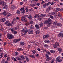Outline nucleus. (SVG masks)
Here are the masks:
<instances>
[{
  "label": "nucleus",
  "mask_w": 63,
  "mask_h": 63,
  "mask_svg": "<svg viewBox=\"0 0 63 63\" xmlns=\"http://www.w3.org/2000/svg\"><path fill=\"white\" fill-rule=\"evenodd\" d=\"M7 38L9 40H11L14 38V36L12 34L8 33L7 34Z\"/></svg>",
  "instance_id": "obj_1"
},
{
  "label": "nucleus",
  "mask_w": 63,
  "mask_h": 63,
  "mask_svg": "<svg viewBox=\"0 0 63 63\" xmlns=\"http://www.w3.org/2000/svg\"><path fill=\"white\" fill-rule=\"evenodd\" d=\"M21 19L24 22H26L27 21V20L25 18V15L24 16L21 17Z\"/></svg>",
  "instance_id": "obj_2"
},
{
  "label": "nucleus",
  "mask_w": 63,
  "mask_h": 63,
  "mask_svg": "<svg viewBox=\"0 0 63 63\" xmlns=\"http://www.w3.org/2000/svg\"><path fill=\"white\" fill-rule=\"evenodd\" d=\"M49 4H50V1H49L48 3H46L44 4L43 6V8H46V6H49Z\"/></svg>",
  "instance_id": "obj_3"
},
{
  "label": "nucleus",
  "mask_w": 63,
  "mask_h": 63,
  "mask_svg": "<svg viewBox=\"0 0 63 63\" xmlns=\"http://www.w3.org/2000/svg\"><path fill=\"white\" fill-rule=\"evenodd\" d=\"M27 31H28L27 29L26 30L25 29H23L21 30V32L23 33H24V34H26L27 33Z\"/></svg>",
  "instance_id": "obj_4"
},
{
  "label": "nucleus",
  "mask_w": 63,
  "mask_h": 63,
  "mask_svg": "<svg viewBox=\"0 0 63 63\" xmlns=\"http://www.w3.org/2000/svg\"><path fill=\"white\" fill-rule=\"evenodd\" d=\"M57 61H58V62H60L61 61H62V59H60V57H58L56 59Z\"/></svg>",
  "instance_id": "obj_5"
},
{
  "label": "nucleus",
  "mask_w": 63,
  "mask_h": 63,
  "mask_svg": "<svg viewBox=\"0 0 63 63\" xmlns=\"http://www.w3.org/2000/svg\"><path fill=\"white\" fill-rule=\"evenodd\" d=\"M17 27H14L13 28L11 29L10 30L11 31H15V30H16L17 29Z\"/></svg>",
  "instance_id": "obj_6"
},
{
  "label": "nucleus",
  "mask_w": 63,
  "mask_h": 63,
  "mask_svg": "<svg viewBox=\"0 0 63 63\" xmlns=\"http://www.w3.org/2000/svg\"><path fill=\"white\" fill-rule=\"evenodd\" d=\"M49 34H47L46 35H45L43 37V39H45L46 38H48L49 37Z\"/></svg>",
  "instance_id": "obj_7"
},
{
  "label": "nucleus",
  "mask_w": 63,
  "mask_h": 63,
  "mask_svg": "<svg viewBox=\"0 0 63 63\" xmlns=\"http://www.w3.org/2000/svg\"><path fill=\"white\" fill-rule=\"evenodd\" d=\"M4 3H5V2L3 1H2L1 0H0V5H2V6H4L5 5Z\"/></svg>",
  "instance_id": "obj_8"
},
{
  "label": "nucleus",
  "mask_w": 63,
  "mask_h": 63,
  "mask_svg": "<svg viewBox=\"0 0 63 63\" xmlns=\"http://www.w3.org/2000/svg\"><path fill=\"white\" fill-rule=\"evenodd\" d=\"M16 8V6L14 5H13L11 6V9L12 10H14Z\"/></svg>",
  "instance_id": "obj_9"
},
{
  "label": "nucleus",
  "mask_w": 63,
  "mask_h": 63,
  "mask_svg": "<svg viewBox=\"0 0 63 63\" xmlns=\"http://www.w3.org/2000/svg\"><path fill=\"white\" fill-rule=\"evenodd\" d=\"M7 14L6 11H4L2 13V15H3L4 16H6L7 15Z\"/></svg>",
  "instance_id": "obj_10"
},
{
  "label": "nucleus",
  "mask_w": 63,
  "mask_h": 63,
  "mask_svg": "<svg viewBox=\"0 0 63 63\" xmlns=\"http://www.w3.org/2000/svg\"><path fill=\"white\" fill-rule=\"evenodd\" d=\"M20 41V39H15L13 41V43H17V42H18V41Z\"/></svg>",
  "instance_id": "obj_11"
},
{
  "label": "nucleus",
  "mask_w": 63,
  "mask_h": 63,
  "mask_svg": "<svg viewBox=\"0 0 63 63\" xmlns=\"http://www.w3.org/2000/svg\"><path fill=\"white\" fill-rule=\"evenodd\" d=\"M28 31L27 32H28V34H31L32 33V31H31L30 30H27Z\"/></svg>",
  "instance_id": "obj_12"
},
{
  "label": "nucleus",
  "mask_w": 63,
  "mask_h": 63,
  "mask_svg": "<svg viewBox=\"0 0 63 63\" xmlns=\"http://www.w3.org/2000/svg\"><path fill=\"white\" fill-rule=\"evenodd\" d=\"M12 33L15 34V35H16L17 34V32L16 31H11Z\"/></svg>",
  "instance_id": "obj_13"
},
{
  "label": "nucleus",
  "mask_w": 63,
  "mask_h": 63,
  "mask_svg": "<svg viewBox=\"0 0 63 63\" xmlns=\"http://www.w3.org/2000/svg\"><path fill=\"white\" fill-rule=\"evenodd\" d=\"M6 19L5 18H2L0 20V21H1V22H4L6 20Z\"/></svg>",
  "instance_id": "obj_14"
},
{
  "label": "nucleus",
  "mask_w": 63,
  "mask_h": 63,
  "mask_svg": "<svg viewBox=\"0 0 63 63\" xmlns=\"http://www.w3.org/2000/svg\"><path fill=\"white\" fill-rule=\"evenodd\" d=\"M52 59V58H51V57H49L46 59V61H49V60H51Z\"/></svg>",
  "instance_id": "obj_15"
},
{
  "label": "nucleus",
  "mask_w": 63,
  "mask_h": 63,
  "mask_svg": "<svg viewBox=\"0 0 63 63\" xmlns=\"http://www.w3.org/2000/svg\"><path fill=\"white\" fill-rule=\"evenodd\" d=\"M63 35V33L60 32L59 34L58 35V36H59V37H62Z\"/></svg>",
  "instance_id": "obj_16"
},
{
  "label": "nucleus",
  "mask_w": 63,
  "mask_h": 63,
  "mask_svg": "<svg viewBox=\"0 0 63 63\" xmlns=\"http://www.w3.org/2000/svg\"><path fill=\"white\" fill-rule=\"evenodd\" d=\"M40 31L39 30H36L35 31V33H36V34H40Z\"/></svg>",
  "instance_id": "obj_17"
},
{
  "label": "nucleus",
  "mask_w": 63,
  "mask_h": 63,
  "mask_svg": "<svg viewBox=\"0 0 63 63\" xmlns=\"http://www.w3.org/2000/svg\"><path fill=\"white\" fill-rule=\"evenodd\" d=\"M35 26L36 27V29H37L39 28V25L36 24L35 25Z\"/></svg>",
  "instance_id": "obj_18"
},
{
  "label": "nucleus",
  "mask_w": 63,
  "mask_h": 63,
  "mask_svg": "<svg viewBox=\"0 0 63 63\" xmlns=\"http://www.w3.org/2000/svg\"><path fill=\"white\" fill-rule=\"evenodd\" d=\"M8 8V6L7 5H5L3 7V9H6Z\"/></svg>",
  "instance_id": "obj_19"
},
{
  "label": "nucleus",
  "mask_w": 63,
  "mask_h": 63,
  "mask_svg": "<svg viewBox=\"0 0 63 63\" xmlns=\"http://www.w3.org/2000/svg\"><path fill=\"white\" fill-rule=\"evenodd\" d=\"M45 43H50V41L48 40H46L45 41Z\"/></svg>",
  "instance_id": "obj_20"
},
{
  "label": "nucleus",
  "mask_w": 63,
  "mask_h": 63,
  "mask_svg": "<svg viewBox=\"0 0 63 63\" xmlns=\"http://www.w3.org/2000/svg\"><path fill=\"white\" fill-rule=\"evenodd\" d=\"M32 54H35L36 53V50H33L32 51Z\"/></svg>",
  "instance_id": "obj_21"
},
{
  "label": "nucleus",
  "mask_w": 63,
  "mask_h": 63,
  "mask_svg": "<svg viewBox=\"0 0 63 63\" xmlns=\"http://www.w3.org/2000/svg\"><path fill=\"white\" fill-rule=\"evenodd\" d=\"M12 16V14L10 13L8 14L6 16L7 18H8V17H9V16Z\"/></svg>",
  "instance_id": "obj_22"
},
{
  "label": "nucleus",
  "mask_w": 63,
  "mask_h": 63,
  "mask_svg": "<svg viewBox=\"0 0 63 63\" xmlns=\"http://www.w3.org/2000/svg\"><path fill=\"white\" fill-rule=\"evenodd\" d=\"M50 8H51V6H49L47 8V10L48 11H50L51 10V9Z\"/></svg>",
  "instance_id": "obj_23"
},
{
  "label": "nucleus",
  "mask_w": 63,
  "mask_h": 63,
  "mask_svg": "<svg viewBox=\"0 0 63 63\" xmlns=\"http://www.w3.org/2000/svg\"><path fill=\"white\" fill-rule=\"evenodd\" d=\"M34 27L32 25L30 27V29H34Z\"/></svg>",
  "instance_id": "obj_24"
},
{
  "label": "nucleus",
  "mask_w": 63,
  "mask_h": 63,
  "mask_svg": "<svg viewBox=\"0 0 63 63\" xmlns=\"http://www.w3.org/2000/svg\"><path fill=\"white\" fill-rule=\"evenodd\" d=\"M17 51H21L22 50V49L21 48H18L17 49Z\"/></svg>",
  "instance_id": "obj_25"
},
{
  "label": "nucleus",
  "mask_w": 63,
  "mask_h": 63,
  "mask_svg": "<svg viewBox=\"0 0 63 63\" xmlns=\"http://www.w3.org/2000/svg\"><path fill=\"white\" fill-rule=\"evenodd\" d=\"M49 23V22L47 20H46L44 22V23L45 24H48Z\"/></svg>",
  "instance_id": "obj_26"
},
{
  "label": "nucleus",
  "mask_w": 63,
  "mask_h": 63,
  "mask_svg": "<svg viewBox=\"0 0 63 63\" xmlns=\"http://www.w3.org/2000/svg\"><path fill=\"white\" fill-rule=\"evenodd\" d=\"M24 43L23 42H20V45H21V46H24Z\"/></svg>",
  "instance_id": "obj_27"
},
{
  "label": "nucleus",
  "mask_w": 63,
  "mask_h": 63,
  "mask_svg": "<svg viewBox=\"0 0 63 63\" xmlns=\"http://www.w3.org/2000/svg\"><path fill=\"white\" fill-rule=\"evenodd\" d=\"M50 15H54L55 14V13L54 12H51L49 13Z\"/></svg>",
  "instance_id": "obj_28"
},
{
  "label": "nucleus",
  "mask_w": 63,
  "mask_h": 63,
  "mask_svg": "<svg viewBox=\"0 0 63 63\" xmlns=\"http://www.w3.org/2000/svg\"><path fill=\"white\" fill-rule=\"evenodd\" d=\"M38 20L40 21H41L42 20V17L40 16H39L38 17Z\"/></svg>",
  "instance_id": "obj_29"
},
{
  "label": "nucleus",
  "mask_w": 63,
  "mask_h": 63,
  "mask_svg": "<svg viewBox=\"0 0 63 63\" xmlns=\"http://www.w3.org/2000/svg\"><path fill=\"white\" fill-rule=\"evenodd\" d=\"M58 51L60 52H61L62 51V48H59L58 49Z\"/></svg>",
  "instance_id": "obj_30"
},
{
  "label": "nucleus",
  "mask_w": 63,
  "mask_h": 63,
  "mask_svg": "<svg viewBox=\"0 0 63 63\" xmlns=\"http://www.w3.org/2000/svg\"><path fill=\"white\" fill-rule=\"evenodd\" d=\"M58 16L59 17H61V16H62V15L60 13H59L58 14Z\"/></svg>",
  "instance_id": "obj_31"
},
{
  "label": "nucleus",
  "mask_w": 63,
  "mask_h": 63,
  "mask_svg": "<svg viewBox=\"0 0 63 63\" xmlns=\"http://www.w3.org/2000/svg\"><path fill=\"white\" fill-rule=\"evenodd\" d=\"M55 44L56 45H57L58 46H59V43L58 42H55Z\"/></svg>",
  "instance_id": "obj_32"
},
{
  "label": "nucleus",
  "mask_w": 63,
  "mask_h": 63,
  "mask_svg": "<svg viewBox=\"0 0 63 63\" xmlns=\"http://www.w3.org/2000/svg\"><path fill=\"white\" fill-rule=\"evenodd\" d=\"M39 16V15L37 14L35 15V16H34V17H35V18H37V17H38Z\"/></svg>",
  "instance_id": "obj_33"
},
{
  "label": "nucleus",
  "mask_w": 63,
  "mask_h": 63,
  "mask_svg": "<svg viewBox=\"0 0 63 63\" xmlns=\"http://www.w3.org/2000/svg\"><path fill=\"white\" fill-rule=\"evenodd\" d=\"M56 25L58 26H62V24L61 23H57Z\"/></svg>",
  "instance_id": "obj_34"
},
{
  "label": "nucleus",
  "mask_w": 63,
  "mask_h": 63,
  "mask_svg": "<svg viewBox=\"0 0 63 63\" xmlns=\"http://www.w3.org/2000/svg\"><path fill=\"white\" fill-rule=\"evenodd\" d=\"M43 25H44V23H41L40 24V27H42Z\"/></svg>",
  "instance_id": "obj_35"
},
{
  "label": "nucleus",
  "mask_w": 63,
  "mask_h": 63,
  "mask_svg": "<svg viewBox=\"0 0 63 63\" xmlns=\"http://www.w3.org/2000/svg\"><path fill=\"white\" fill-rule=\"evenodd\" d=\"M12 60H14V61H16V59L14 57H13L12 58Z\"/></svg>",
  "instance_id": "obj_36"
},
{
  "label": "nucleus",
  "mask_w": 63,
  "mask_h": 63,
  "mask_svg": "<svg viewBox=\"0 0 63 63\" xmlns=\"http://www.w3.org/2000/svg\"><path fill=\"white\" fill-rule=\"evenodd\" d=\"M56 10L57 11H60V9L59 8H56Z\"/></svg>",
  "instance_id": "obj_37"
},
{
  "label": "nucleus",
  "mask_w": 63,
  "mask_h": 63,
  "mask_svg": "<svg viewBox=\"0 0 63 63\" xmlns=\"http://www.w3.org/2000/svg\"><path fill=\"white\" fill-rule=\"evenodd\" d=\"M53 45L54 48H57V45H56L55 44V45L54 44H53Z\"/></svg>",
  "instance_id": "obj_38"
},
{
  "label": "nucleus",
  "mask_w": 63,
  "mask_h": 63,
  "mask_svg": "<svg viewBox=\"0 0 63 63\" xmlns=\"http://www.w3.org/2000/svg\"><path fill=\"white\" fill-rule=\"evenodd\" d=\"M16 58L17 60H20V59L19 58V57H16Z\"/></svg>",
  "instance_id": "obj_39"
},
{
  "label": "nucleus",
  "mask_w": 63,
  "mask_h": 63,
  "mask_svg": "<svg viewBox=\"0 0 63 63\" xmlns=\"http://www.w3.org/2000/svg\"><path fill=\"white\" fill-rule=\"evenodd\" d=\"M50 5H54V2H50Z\"/></svg>",
  "instance_id": "obj_40"
},
{
  "label": "nucleus",
  "mask_w": 63,
  "mask_h": 63,
  "mask_svg": "<svg viewBox=\"0 0 63 63\" xmlns=\"http://www.w3.org/2000/svg\"><path fill=\"white\" fill-rule=\"evenodd\" d=\"M30 24H32L33 23V21H31L29 22Z\"/></svg>",
  "instance_id": "obj_41"
},
{
  "label": "nucleus",
  "mask_w": 63,
  "mask_h": 63,
  "mask_svg": "<svg viewBox=\"0 0 63 63\" xmlns=\"http://www.w3.org/2000/svg\"><path fill=\"white\" fill-rule=\"evenodd\" d=\"M20 57L22 59H25V58H24V56L22 55L20 56Z\"/></svg>",
  "instance_id": "obj_42"
},
{
  "label": "nucleus",
  "mask_w": 63,
  "mask_h": 63,
  "mask_svg": "<svg viewBox=\"0 0 63 63\" xmlns=\"http://www.w3.org/2000/svg\"><path fill=\"white\" fill-rule=\"evenodd\" d=\"M20 11L18 10H17V11L16 12V13L17 14H20Z\"/></svg>",
  "instance_id": "obj_43"
},
{
  "label": "nucleus",
  "mask_w": 63,
  "mask_h": 63,
  "mask_svg": "<svg viewBox=\"0 0 63 63\" xmlns=\"http://www.w3.org/2000/svg\"><path fill=\"white\" fill-rule=\"evenodd\" d=\"M20 10L21 11V12H22V11H23L24 10V8H21L20 9Z\"/></svg>",
  "instance_id": "obj_44"
},
{
  "label": "nucleus",
  "mask_w": 63,
  "mask_h": 63,
  "mask_svg": "<svg viewBox=\"0 0 63 63\" xmlns=\"http://www.w3.org/2000/svg\"><path fill=\"white\" fill-rule=\"evenodd\" d=\"M55 61V60L54 59H53L51 61V63H54V61Z\"/></svg>",
  "instance_id": "obj_45"
},
{
  "label": "nucleus",
  "mask_w": 63,
  "mask_h": 63,
  "mask_svg": "<svg viewBox=\"0 0 63 63\" xmlns=\"http://www.w3.org/2000/svg\"><path fill=\"white\" fill-rule=\"evenodd\" d=\"M26 59L27 62L29 61V59H28L27 57L26 56Z\"/></svg>",
  "instance_id": "obj_46"
},
{
  "label": "nucleus",
  "mask_w": 63,
  "mask_h": 63,
  "mask_svg": "<svg viewBox=\"0 0 63 63\" xmlns=\"http://www.w3.org/2000/svg\"><path fill=\"white\" fill-rule=\"evenodd\" d=\"M40 16L41 17H45V15H44L43 14H41Z\"/></svg>",
  "instance_id": "obj_47"
},
{
  "label": "nucleus",
  "mask_w": 63,
  "mask_h": 63,
  "mask_svg": "<svg viewBox=\"0 0 63 63\" xmlns=\"http://www.w3.org/2000/svg\"><path fill=\"white\" fill-rule=\"evenodd\" d=\"M7 60H8V61H9L10 60V58L9 57V56H7Z\"/></svg>",
  "instance_id": "obj_48"
},
{
  "label": "nucleus",
  "mask_w": 63,
  "mask_h": 63,
  "mask_svg": "<svg viewBox=\"0 0 63 63\" xmlns=\"http://www.w3.org/2000/svg\"><path fill=\"white\" fill-rule=\"evenodd\" d=\"M50 52H51V53H54V52H55V51L53 50H51L50 51Z\"/></svg>",
  "instance_id": "obj_49"
},
{
  "label": "nucleus",
  "mask_w": 63,
  "mask_h": 63,
  "mask_svg": "<svg viewBox=\"0 0 63 63\" xmlns=\"http://www.w3.org/2000/svg\"><path fill=\"white\" fill-rule=\"evenodd\" d=\"M48 22H50V21H51V19L49 18H48Z\"/></svg>",
  "instance_id": "obj_50"
},
{
  "label": "nucleus",
  "mask_w": 63,
  "mask_h": 63,
  "mask_svg": "<svg viewBox=\"0 0 63 63\" xmlns=\"http://www.w3.org/2000/svg\"><path fill=\"white\" fill-rule=\"evenodd\" d=\"M8 26H12V24H11L10 23H9L7 24Z\"/></svg>",
  "instance_id": "obj_51"
},
{
  "label": "nucleus",
  "mask_w": 63,
  "mask_h": 63,
  "mask_svg": "<svg viewBox=\"0 0 63 63\" xmlns=\"http://www.w3.org/2000/svg\"><path fill=\"white\" fill-rule=\"evenodd\" d=\"M21 12L23 14H24V13H25V11L24 10H23V11Z\"/></svg>",
  "instance_id": "obj_52"
},
{
  "label": "nucleus",
  "mask_w": 63,
  "mask_h": 63,
  "mask_svg": "<svg viewBox=\"0 0 63 63\" xmlns=\"http://www.w3.org/2000/svg\"><path fill=\"white\" fill-rule=\"evenodd\" d=\"M7 43L8 44V46H11V43L9 42H8Z\"/></svg>",
  "instance_id": "obj_53"
},
{
  "label": "nucleus",
  "mask_w": 63,
  "mask_h": 63,
  "mask_svg": "<svg viewBox=\"0 0 63 63\" xmlns=\"http://www.w3.org/2000/svg\"><path fill=\"white\" fill-rule=\"evenodd\" d=\"M5 60H2L1 63H5Z\"/></svg>",
  "instance_id": "obj_54"
},
{
  "label": "nucleus",
  "mask_w": 63,
  "mask_h": 63,
  "mask_svg": "<svg viewBox=\"0 0 63 63\" xmlns=\"http://www.w3.org/2000/svg\"><path fill=\"white\" fill-rule=\"evenodd\" d=\"M13 20H14V21H15V22H16V21H17V20L15 18H14L13 19Z\"/></svg>",
  "instance_id": "obj_55"
},
{
  "label": "nucleus",
  "mask_w": 63,
  "mask_h": 63,
  "mask_svg": "<svg viewBox=\"0 0 63 63\" xmlns=\"http://www.w3.org/2000/svg\"><path fill=\"white\" fill-rule=\"evenodd\" d=\"M50 17L52 19H53V17L52 16L50 15Z\"/></svg>",
  "instance_id": "obj_56"
},
{
  "label": "nucleus",
  "mask_w": 63,
  "mask_h": 63,
  "mask_svg": "<svg viewBox=\"0 0 63 63\" xmlns=\"http://www.w3.org/2000/svg\"><path fill=\"white\" fill-rule=\"evenodd\" d=\"M29 23L28 22L26 23L25 24V25L26 26L29 25Z\"/></svg>",
  "instance_id": "obj_57"
},
{
  "label": "nucleus",
  "mask_w": 63,
  "mask_h": 63,
  "mask_svg": "<svg viewBox=\"0 0 63 63\" xmlns=\"http://www.w3.org/2000/svg\"><path fill=\"white\" fill-rule=\"evenodd\" d=\"M9 22V21H7L5 23V24H8Z\"/></svg>",
  "instance_id": "obj_58"
},
{
  "label": "nucleus",
  "mask_w": 63,
  "mask_h": 63,
  "mask_svg": "<svg viewBox=\"0 0 63 63\" xmlns=\"http://www.w3.org/2000/svg\"><path fill=\"white\" fill-rule=\"evenodd\" d=\"M31 7H34L35 6V5L34 4H31Z\"/></svg>",
  "instance_id": "obj_59"
},
{
  "label": "nucleus",
  "mask_w": 63,
  "mask_h": 63,
  "mask_svg": "<svg viewBox=\"0 0 63 63\" xmlns=\"http://www.w3.org/2000/svg\"><path fill=\"white\" fill-rule=\"evenodd\" d=\"M3 54H3V53H1L0 56H1V57H3Z\"/></svg>",
  "instance_id": "obj_60"
},
{
  "label": "nucleus",
  "mask_w": 63,
  "mask_h": 63,
  "mask_svg": "<svg viewBox=\"0 0 63 63\" xmlns=\"http://www.w3.org/2000/svg\"><path fill=\"white\" fill-rule=\"evenodd\" d=\"M44 47H48V45L47 44H45L44 45Z\"/></svg>",
  "instance_id": "obj_61"
},
{
  "label": "nucleus",
  "mask_w": 63,
  "mask_h": 63,
  "mask_svg": "<svg viewBox=\"0 0 63 63\" xmlns=\"http://www.w3.org/2000/svg\"><path fill=\"white\" fill-rule=\"evenodd\" d=\"M15 22L14 21V20H13V21H12V22L11 23L12 24H14Z\"/></svg>",
  "instance_id": "obj_62"
},
{
  "label": "nucleus",
  "mask_w": 63,
  "mask_h": 63,
  "mask_svg": "<svg viewBox=\"0 0 63 63\" xmlns=\"http://www.w3.org/2000/svg\"><path fill=\"white\" fill-rule=\"evenodd\" d=\"M32 58H35V55H32Z\"/></svg>",
  "instance_id": "obj_63"
},
{
  "label": "nucleus",
  "mask_w": 63,
  "mask_h": 63,
  "mask_svg": "<svg viewBox=\"0 0 63 63\" xmlns=\"http://www.w3.org/2000/svg\"><path fill=\"white\" fill-rule=\"evenodd\" d=\"M44 3H45V2L44 1H42V2L41 3V4L42 5H43V4H44Z\"/></svg>",
  "instance_id": "obj_64"
}]
</instances>
